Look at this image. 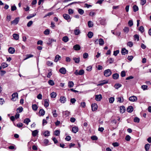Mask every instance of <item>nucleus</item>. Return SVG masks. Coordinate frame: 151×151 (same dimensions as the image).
<instances>
[{
	"label": "nucleus",
	"instance_id": "obj_1",
	"mask_svg": "<svg viewBox=\"0 0 151 151\" xmlns=\"http://www.w3.org/2000/svg\"><path fill=\"white\" fill-rule=\"evenodd\" d=\"M104 76L108 77L109 76L112 74V72L110 69H108L105 70L104 72Z\"/></svg>",
	"mask_w": 151,
	"mask_h": 151
},
{
	"label": "nucleus",
	"instance_id": "obj_2",
	"mask_svg": "<svg viewBox=\"0 0 151 151\" xmlns=\"http://www.w3.org/2000/svg\"><path fill=\"white\" fill-rule=\"evenodd\" d=\"M12 96V100L13 101H15L18 99V94L17 93H14Z\"/></svg>",
	"mask_w": 151,
	"mask_h": 151
},
{
	"label": "nucleus",
	"instance_id": "obj_3",
	"mask_svg": "<svg viewBox=\"0 0 151 151\" xmlns=\"http://www.w3.org/2000/svg\"><path fill=\"white\" fill-rule=\"evenodd\" d=\"M129 100L132 102H135L137 100V97L134 96H133L130 97L129 99Z\"/></svg>",
	"mask_w": 151,
	"mask_h": 151
},
{
	"label": "nucleus",
	"instance_id": "obj_4",
	"mask_svg": "<svg viewBox=\"0 0 151 151\" xmlns=\"http://www.w3.org/2000/svg\"><path fill=\"white\" fill-rule=\"evenodd\" d=\"M19 20V17H17L15 18V19L12 21L11 23L12 24H14V25H16L17 24Z\"/></svg>",
	"mask_w": 151,
	"mask_h": 151
},
{
	"label": "nucleus",
	"instance_id": "obj_5",
	"mask_svg": "<svg viewBox=\"0 0 151 151\" xmlns=\"http://www.w3.org/2000/svg\"><path fill=\"white\" fill-rule=\"evenodd\" d=\"M59 71L61 74H65L66 73V70L65 68L62 67L59 69Z\"/></svg>",
	"mask_w": 151,
	"mask_h": 151
},
{
	"label": "nucleus",
	"instance_id": "obj_6",
	"mask_svg": "<svg viewBox=\"0 0 151 151\" xmlns=\"http://www.w3.org/2000/svg\"><path fill=\"white\" fill-rule=\"evenodd\" d=\"M97 105L96 103H93L91 105V108L92 110L93 111H95L97 110Z\"/></svg>",
	"mask_w": 151,
	"mask_h": 151
},
{
	"label": "nucleus",
	"instance_id": "obj_7",
	"mask_svg": "<svg viewBox=\"0 0 151 151\" xmlns=\"http://www.w3.org/2000/svg\"><path fill=\"white\" fill-rule=\"evenodd\" d=\"M59 101L62 103H64L66 101V98L64 96H61L60 98Z\"/></svg>",
	"mask_w": 151,
	"mask_h": 151
},
{
	"label": "nucleus",
	"instance_id": "obj_8",
	"mask_svg": "<svg viewBox=\"0 0 151 151\" xmlns=\"http://www.w3.org/2000/svg\"><path fill=\"white\" fill-rule=\"evenodd\" d=\"M56 40L53 39H49L47 44L49 45H51L53 42H56Z\"/></svg>",
	"mask_w": 151,
	"mask_h": 151
},
{
	"label": "nucleus",
	"instance_id": "obj_9",
	"mask_svg": "<svg viewBox=\"0 0 151 151\" xmlns=\"http://www.w3.org/2000/svg\"><path fill=\"white\" fill-rule=\"evenodd\" d=\"M8 52L9 53L11 54H13L15 52V50L14 48L11 47L9 48Z\"/></svg>",
	"mask_w": 151,
	"mask_h": 151
},
{
	"label": "nucleus",
	"instance_id": "obj_10",
	"mask_svg": "<svg viewBox=\"0 0 151 151\" xmlns=\"http://www.w3.org/2000/svg\"><path fill=\"white\" fill-rule=\"evenodd\" d=\"M102 98V96L101 94L96 95L95 97V99L97 101H99Z\"/></svg>",
	"mask_w": 151,
	"mask_h": 151
},
{
	"label": "nucleus",
	"instance_id": "obj_11",
	"mask_svg": "<svg viewBox=\"0 0 151 151\" xmlns=\"http://www.w3.org/2000/svg\"><path fill=\"white\" fill-rule=\"evenodd\" d=\"M78 131V129L77 127H74L72 128V132L74 133H76Z\"/></svg>",
	"mask_w": 151,
	"mask_h": 151
},
{
	"label": "nucleus",
	"instance_id": "obj_12",
	"mask_svg": "<svg viewBox=\"0 0 151 151\" xmlns=\"http://www.w3.org/2000/svg\"><path fill=\"white\" fill-rule=\"evenodd\" d=\"M73 48L75 50H78L80 49L81 47L79 45L76 44L73 46Z\"/></svg>",
	"mask_w": 151,
	"mask_h": 151
},
{
	"label": "nucleus",
	"instance_id": "obj_13",
	"mask_svg": "<svg viewBox=\"0 0 151 151\" xmlns=\"http://www.w3.org/2000/svg\"><path fill=\"white\" fill-rule=\"evenodd\" d=\"M127 110V112L131 113L133 111V107L132 106H129L128 107Z\"/></svg>",
	"mask_w": 151,
	"mask_h": 151
},
{
	"label": "nucleus",
	"instance_id": "obj_14",
	"mask_svg": "<svg viewBox=\"0 0 151 151\" xmlns=\"http://www.w3.org/2000/svg\"><path fill=\"white\" fill-rule=\"evenodd\" d=\"M61 58V57L59 55H57L55 57L54 61L57 62L59 60H60Z\"/></svg>",
	"mask_w": 151,
	"mask_h": 151
},
{
	"label": "nucleus",
	"instance_id": "obj_15",
	"mask_svg": "<svg viewBox=\"0 0 151 151\" xmlns=\"http://www.w3.org/2000/svg\"><path fill=\"white\" fill-rule=\"evenodd\" d=\"M63 17L66 20H68L70 18V15L67 14H64L63 15Z\"/></svg>",
	"mask_w": 151,
	"mask_h": 151
},
{
	"label": "nucleus",
	"instance_id": "obj_16",
	"mask_svg": "<svg viewBox=\"0 0 151 151\" xmlns=\"http://www.w3.org/2000/svg\"><path fill=\"white\" fill-rule=\"evenodd\" d=\"M38 131L37 130H35L32 131V135L33 137L36 136L38 134Z\"/></svg>",
	"mask_w": 151,
	"mask_h": 151
},
{
	"label": "nucleus",
	"instance_id": "obj_17",
	"mask_svg": "<svg viewBox=\"0 0 151 151\" xmlns=\"http://www.w3.org/2000/svg\"><path fill=\"white\" fill-rule=\"evenodd\" d=\"M52 114L53 117H56L58 115L56 113V110L55 109H52Z\"/></svg>",
	"mask_w": 151,
	"mask_h": 151
},
{
	"label": "nucleus",
	"instance_id": "obj_18",
	"mask_svg": "<svg viewBox=\"0 0 151 151\" xmlns=\"http://www.w3.org/2000/svg\"><path fill=\"white\" fill-rule=\"evenodd\" d=\"M36 15V13L31 14L29 15L27 17V19H30L31 18L35 16Z\"/></svg>",
	"mask_w": 151,
	"mask_h": 151
},
{
	"label": "nucleus",
	"instance_id": "obj_19",
	"mask_svg": "<svg viewBox=\"0 0 151 151\" xmlns=\"http://www.w3.org/2000/svg\"><path fill=\"white\" fill-rule=\"evenodd\" d=\"M112 77L114 79H117L119 77V75L117 73H115L112 75Z\"/></svg>",
	"mask_w": 151,
	"mask_h": 151
},
{
	"label": "nucleus",
	"instance_id": "obj_20",
	"mask_svg": "<svg viewBox=\"0 0 151 151\" xmlns=\"http://www.w3.org/2000/svg\"><path fill=\"white\" fill-rule=\"evenodd\" d=\"M73 59L76 63H78L80 62V58H79L74 57Z\"/></svg>",
	"mask_w": 151,
	"mask_h": 151
},
{
	"label": "nucleus",
	"instance_id": "obj_21",
	"mask_svg": "<svg viewBox=\"0 0 151 151\" xmlns=\"http://www.w3.org/2000/svg\"><path fill=\"white\" fill-rule=\"evenodd\" d=\"M120 110L121 113H124L125 110V108L124 106H121L120 108Z\"/></svg>",
	"mask_w": 151,
	"mask_h": 151
},
{
	"label": "nucleus",
	"instance_id": "obj_22",
	"mask_svg": "<svg viewBox=\"0 0 151 151\" xmlns=\"http://www.w3.org/2000/svg\"><path fill=\"white\" fill-rule=\"evenodd\" d=\"M13 36L14 39L16 40H17L19 39V35L17 34H14L13 35Z\"/></svg>",
	"mask_w": 151,
	"mask_h": 151
},
{
	"label": "nucleus",
	"instance_id": "obj_23",
	"mask_svg": "<svg viewBox=\"0 0 151 151\" xmlns=\"http://www.w3.org/2000/svg\"><path fill=\"white\" fill-rule=\"evenodd\" d=\"M80 33V30L79 29H76L74 30V34L75 35H78Z\"/></svg>",
	"mask_w": 151,
	"mask_h": 151
},
{
	"label": "nucleus",
	"instance_id": "obj_24",
	"mask_svg": "<svg viewBox=\"0 0 151 151\" xmlns=\"http://www.w3.org/2000/svg\"><path fill=\"white\" fill-rule=\"evenodd\" d=\"M45 112L44 109H41L39 111V113L40 114V116H43L45 114Z\"/></svg>",
	"mask_w": 151,
	"mask_h": 151
},
{
	"label": "nucleus",
	"instance_id": "obj_25",
	"mask_svg": "<svg viewBox=\"0 0 151 151\" xmlns=\"http://www.w3.org/2000/svg\"><path fill=\"white\" fill-rule=\"evenodd\" d=\"M62 40L64 42H66L68 41L69 38L68 37L66 36H64Z\"/></svg>",
	"mask_w": 151,
	"mask_h": 151
},
{
	"label": "nucleus",
	"instance_id": "obj_26",
	"mask_svg": "<svg viewBox=\"0 0 151 151\" xmlns=\"http://www.w3.org/2000/svg\"><path fill=\"white\" fill-rule=\"evenodd\" d=\"M128 50L124 48L122 49L121 51V53L123 55H124L126 54L128 52Z\"/></svg>",
	"mask_w": 151,
	"mask_h": 151
},
{
	"label": "nucleus",
	"instance_id": "obj_27",
	"mask_svg": "<svg viewBox=\"0 0 151 151\" xmlns=\"http://www.w3.org/2000/svg\"><path fill=\"white\" fill-rule=\"evenodd\" d=\"M48 101V100L47 99L44 101V106L45 107H47L49 106Z\"/></svg>",
	"mask_w": 151,
	"mask_h": 151
},
{
	"label": "nucleus",
	"instance_id": "obj_28",
	"mask_svg": "<svg viewBox=\"0 0 151 151\" xmlns=\"http://www.w3.org/2000/svg\"><path fill=\"white\" fill-rule=\"evenodd\" d=\"M108 82L107 81H106L105 80L103 81H102V82L100 83L99 84H98L97 86H102L104 85V84L107 83Z\"/></svg>",
	"mask_w": 151,
	"mask_h": 151
},
{
	"label": "nucleus",
	"instance_id": "obj_29",
	"mask_svg": "<svg viewBox=\"0 0 151 151\" xmlns=\"http://www.w3.org/2000/svg\"><path fill=\"white\" fill-rule=\"evenodd\" d=\"M99 44L100 45H102L104 44V41L102 39L100 38L99 40Z\"/></svg>",
	"mask_w": 151,
	"mask_h": 151
},
{
	"label": "nucleus",
	"instance_id": "obj_30",
	"mask_svg": "<svg viewBox=\"0 0 151 151\" xmlns=\"http://www.w3.org/2000/svg\"><path fill=\"white\" fill-rule=\"evenodd\" d=\"M150 145L149 144H147L145 145V148L146 151H148L150 149Z\"/></svg>",
	"mask_w": 151,
	"mask_h": 151
},
{
	"label": "nucleus",
	"instance_id": "obj_31",
	"mask_svg": "<svg viewBox=\"0 0 151 151\" xmlns=\"http://www.w3.org/2000/svg\"><path fill=\"white\" fill-rule=\"evenodd\" d=\"M114 60V58H109L108 59L107 61L109 62V64H111L113 63Z\"/></svg>",
	"mask_w": 151,
	"mask_h": 151
},
{
	"label": "nucleus",
	"instance_id": "obj_32",
	"mask_svg": "<svg viewBox=\"0 0 151 151\" xmlns=\"http://www.w3.org/2000/svg\"><path fill=\"white\" fill-rule=\"evenodd\" d=\"M74 85V83L73 81H69L68 83V87L70 88L72 87Z\"/></svg>",
	"mask_w": 151,
	"mask_h": 151
},
{
	"label": "nucleus",
	"instance_id": "obj_33",
	"mask_svg": "<svg viewBox=\"0 0 151 151\" xmlns=\"http://www.w3.org/2000/svg\"><path fill=\"white\" fill-rule=\"evenodd\" d=\"M32 108L33 110L36 111L37 109L38 106L36 104H34L32 105Z\"/></svg>",
	"mask_w": 151,
	"mask_h": 151
},
{
	"label": "nucleus",
	"instance_id": "obj_34",
	"mask_svg": "<svg viewBox=\"0 0 151 151\" xmlns=\"http://www.w3.org/2000/svg\"><path fill=\"white\" fill-rule=\"evenodd\" d=\"M30 121V120L29 118H27L24 119V122L27 125H28Z\"/></svg>",
	"mask_w": 151,
	"mask_h": 151
},
{
	"label": "nucleus",
	"instance_id": "obj_35",
	"mask_svg": "<svg viewBox=\"0 0 151 151\" xmlns=\"http://www.w3.org/2000/svg\"><path fill=\"white\" fill-rule=\"evenodd\" d=\"M122 86L121 84L119 83H117L115 85L114 87L116 89H118L119 88L121 87Z\"/></svg>",
	"mask_w": 151,
	"mask_h": 151
},
{
	"label": "nucleus",
	"instance_id": "obj_36",
	"mask_svg": "<svg viewBox=\"0 0 151 151\" xmlns=\"http://www.w3.org/2000/svg\"><path fill=\"white\" fill-rule=\"evenodd\" d=\"M87 36L89 38H91L93 36V33L92 32H89L87 34Z\"/></svg>",
	"mask_w": 151,
	"mask_h": 151
},
{
	"label": "nucleus",
	"instance_id": "obj_37",
	"mask_svg": "<svg viewBox=\"0 0 151 151\" xmlns=\"http://www.w3.org/2000/svg\"><path fill=\"white\" fill-rule=\"evenodd\" d=\"M133 11L134 12H136L137 11H138L139 9L138 6L135 5L133 6Z\"/></svg>",
	"mask_w": 151,
	"mask_h": 151
},
{
	"label": "nucleus",
	"instance_id": "obj_38",
	"mask_svg": "<svg viewBox=\"0 0 151 151\" xmlns=\"http://www.w3.org/2000/svg\"><path fill=\"white\" fill-rule=\"evenodd\" d=\"M101 25H105L106 24V20L104 19H102L100 21Z\"/></svg>",
	"mask_w": 151,
	"mask_h": 151
},
{
	"label": "nucleus",
	"instance_id": "obj_39",
	"mask_svg": "<svg viewBox=\"0 0 151 151\" xmlns=\"http://www.w3.org/2000/svg\"><path fill=\"white\" fill-rule=\"evenodd\" d=\"M57 94L55 92H52L50 94L51 97L52 98H55Z\"/></svg>",
	"mask_w": 151,
	"mask_h": 151
},
{
	"label": "nucleus",
	"instance_id": "obj_40",
	"mask_svg": "<svg viewBox=\"0 0 151 151\" xmlns=\"http://www.w3.org/2000/svg\"><path fill=\"white\" fill-rule=\"evenodd\" d=\"M48 84L51 86H53L54 85L55 83L54 81L52 80H49L48 81Z\"/></svg>",
	"mask_w": 151,
	"mask_h": 151
},
{
	"label": "nucleus",
	"instance_id": "obj_41",
	"mask_svg": "<svg viewBox=\"0 0 151 151\" xmlns=\"http://www.w3.org/2000/svg\"><path fill=\"white\" fill-rule=\"evenodd\" d=\"M8 65L5 63H3L1 64V67L2 68H4L7 67H8Z\"/></svg>",
	"mask_w": 151,
	"mask_h": 151
},
{
	"label": "nucleus",
	"instance_id": "obj_42",
	"mask_svg": "<svg viewBox=\"0 0 151 151\" xmlns=\"http://www.w3.org/2000/svg\"><path fill=\"white\" fill-rule=\"evenodd\" d=\"M88 25L89 27H92L93 26V22L91 21H89L88 22Z\"/></svg>",
	"mask_w": 151,
	"mask_h": 151
},
{
	"label": "nucleus",
	"instance_id": "obj_43",
	"mask_svg": "<svg viewBox=\"0 0 151 151\" xmlns=\"http://www.w3.org/2000/svg\"><path fill=\"white\" fill-rule=\"evenodd\" d=\"M124 101V99L123 97H120L118 98V101L119 103L123 102Z\"/></svg>",
	"mask_w": 151,
	"mask_h": 151
},
{
	"label": "nucleus",
	"instance_id": "obj_44",
	"mask_svg": "<svg viewBox=\"0 0 151 151\" xmlns=\"http://www.w3.org/2000/svg\"><path fill=\"white\" fill-rule=\"evenodd\" d=\"M43 134L45 137L48 136L50 135V132L48 131H46Z\"/></svg>",
	"mask_w": 151,
	"mask_h": 151
},
{
	"label": "nucleus",
	"instance_id": "obj_45",
	"mask_svg": "<svg viewBox=\"0 0 151 151\" xmlns=\"http://www.w3.org/2000/svg\"><path fill=\"white\" fill-rule=\"evenodd\" d=\"M129 30V28L128 27H125L123 29V31L124 32L126 33H127Z\"/></svg>",
	"mask_w": 151,
	"mask_h": 151
},
{
	"label": "nucleus",
	"instance_id": "obj_46",
	"mask_svg": "<svg viewBox=\"0 0 151 151\" xmlns=\"http://www.w3.org/2000/svg\"><path fill=\"white\" fill-rule=\"evenodd\" d=\"M114 101V98L113 97H111L109 99V102L110 103H112Z\"/></svg>",
	"mask_w": 151,
	"mask_h": 151
},
{
	"label": "nucleus",
	"instance_id": "obj_47",
	"mask_svg": "<svg viewBox=\"0 0 151 151\" xmlns=\"http://www.w3.org/2000/svg\"><path fill=\"white\" fill-rule=\"evenodd\" d=\"M26 58L24 59V60H27L29 58L32 57L33 55L32 54H28L26 55Z\"/></svg>",
	"mask_w": 151,
	"mask_h": 151
},
{
	"label": "nucleus",
	"instance_id": "obj_48",
	"mask_svg": "<svg viewBox=\"0 0 151 151\" xmlns=\"http://www.w3.org/2000/svg\"><path fill=\"white\" fill-rule=\"evenodd\" d=\"M78 12L80 14L82 15L84 13V11L81 9H79L78 10Z\"/></svg>",
	"mask_w": 151,
	"mask_h": 151
},
{
	"label": "nucleus",
	"instance_id": "obj_49",
	"mask_svg": "<svg viewBox=\"0 0 151 151\" xmlns=\"http://www.w3.org/2000/svg\"><path fill=\"white\" fill-rule=\"evenodd\" d=\"M60 134V131L59 130H56L54 132V134L56 136H58Z\"/></svg>",
	"mask_w": 151,
	"mask_h": 151
},
{
	"label": "nucleus",
	"instance_id": "obj_50",
	"mask_svg": "<svg viewBox=\"0 0 151 151\" xmlns=\"http://www.w3.org/2000/svg\"><path fill=\"white\" fill-rule=\"evenodd\" d=\"M126 76V72L125 71H122L121 72V76L123 77H124Z\"/></svg>",
	"mask_w": 151,
	"mask_h": 151
},
{
	"label": "nucleus",
	"instance_id": "obj_51",
	"mask_svg": "<svg viewBox=\"0 0 151 151\" xmlns=\"http://www.w3.org/2000/svg\"><path fill=\"white\" fill-rule=\"evenodd\" d=\"M148 86L147 85H142L141 86V88L143 89V90H145L147 89Z\"/></svg>",
	"mask_w": 151,
	"mask_h": 151
},
{
	"label": "nucleus",
	"instance_id": "obj_52",
	"mask_svg": "<svg viewBox=\"0 0 151 151\" xmlns=\"http://www.w3.org/2000/svg\"><path fill=\"white\" fill-rule=\"evenodd\" d=\"M23 109L22 107H19L17 109V110L18 112L21 113L23 111Z\"/></svg>",
	"mask_w": 151,
	"mask_h": 151
},
{
	"label": "nucleus",
	"instance_id": "obj_53",
	"mask_svg": "<svg viewBox=\"0 0 151 151\" xmlns=\"http://www.w3.org/2000/svg\"><path fill=\"white\" fill-rule=\"evenodd\" d=\"M134 121L135 122L139 123V119L137 117H135L134 119Z\"/></svg>",
	"mask_w": 151,
	"mask_h": 151
},
{
	"label": "nucleus",
	"instance_id": "obj_54",
	"mask_svg": "<svg viewBox=\"0 0 151 151\" xmlns=\"http://www.w3.org/2000/svg\"><path fill=\"white\" fill-rule=\"evenodd\" d=\"M131 137L129 135H127L125 138V140L128 141H129L131 139Z\"/></svg>",
	"mask_w": 151,
	"mask_h": 151
},
{
	"label": "nucleus",
	"instance_id": "obj_55",
	"mask_svg": "<svg viewBox=\"0 0 151 151\" xmlns=\"http://www.w3.org/2000/svg\"><path fill=\"white\" fill-rule=\"evenodd\" d=\"M84 73V71L83 70H81L79 71L78 75H82Z\"/></svg>",
	"mask_w": 151,
	"mask_h": 151
},
{
	"label": "nucleus",
	"instance_id": "obj_56",
	"mask_svg": "<svg viewBox=\"0 0 151 151\" xmlns=\"http://www.w3.org/2000/svg\"><path fill=\"white\" fill-rule=\"evenodd\" d=\"M80 106L81 107L84 108L86 106V103L84 102H81L80 104Z\"/></svg>",
	"mask_w": 151,
	"mask_h": 151
},
{
	"label": "nucleus",
	"instance_id": "obj_57",
	"mask_svg": "<svg viewBox=\"0 0 151 151\" xmlns=\"http://www.w3.org/2000/svg\"><path fill=\"white\" fill-rule=\"evenodd\" d=\"M139 30L141 31L142 33L144 32V28L142 26H140L139 28Z\"/></svg>",
	"mask_w": 151,
	"mask_h": 151
},
{
	"label": "nucleus",
	"instance_id": "obj_58",
	"mask_svg": "<svg viewBox=\"0 0 151 151\" xmlns=\"http://www.w3.org/2000/svg\"><path fill=\"white\" fill-rule=\"evenodd\" d=\"M49 142L48 140L47 139H45L44 140V143L45 145H47Z\"/></svg>",
	"mask_w": 151,
	"mask_h": 151
},
{
	"label": "nucleus",
	"instance_id": "obj_59",
	"mask_svg": "<svg viewBox=\"0 0 151 151\" xmlns=\"http://www.w3.org/2000/svg\"><path fill=\"white\" fill-rule=\"evenodd\" d=\"M88 54L87 53H85L83 54V57L84 58H87L88 57Z\"/></svg>",
	"mask_w": 151,
	"mask_h": 151
},
{
	"label": "nucleus",
	"instance_id": "obj_60",
	"mask_svg": "<svg viewBox=\"0 0 151 151\" xmlns=\"http://www.w3.org/2000/svg\"><path fill=\"white\" fill-rule=\"evenodd\" d=\"M50 31L48 29H46L44 32V33L45 35H47L49 34Z\"/></svg>",
	"mask_w": 151,
	"mask_h": 151
},
{
	"label": "nucleus",
	"instance_id": "obj_61",
	"mask_svg": "<svg viewBox=\"0 0 151 151\" xmlns=\"http://www.w3.org/2000/svg\"><path fill=\"white\" fill-rule=\"evenodd\" d=\"M127 45L130 47H132L133 45V44L132 42L130 41L127 43Z\"/></svg>",
	"mask_w": 151,
	"mask_h": 151
},
{
	"label": "nucleus",
	"instance_id": "obj_62",
	"mask_svg": "<svg viewBox=\"0 0 151 151\" xmlns=\"http://www.w3.org/2000/svg\"><path fill=\"white\" fill-rule=\"evenodd\" d=\"M146 3V0H140V4L142 6L144 5Z\"/></svg>",
	"mask_w": 151,
	"mask_h": 151
},
{
	"label": "nucleus",
	"instance_id": "obj_63",
	"mask_svg": "<svg viewBox=\"0 0 151 151\" xmlns=\"http://www.w3.org/2000/svg\"><path fill=\"white\" fill-rule=\"evenodd\" d=\"M128 24L130 27H132L133 25V22L132 20H129L128 22Z\"/></svg>",
	"mask_w": 151,
	"mask_h": 151
},
{
	"label": "nucleus",
	"instance_id": "obj_64",
	"mask_svg": "<svg viewBox=\"0 0 151 151\" xmlns=\"http://www.w3.org/2000/svg\"><path fill=\"white\" fill-rule=\"evenodd\" d=\"M68 14H72L73 13V10L71 9H69L68 10Z\"/></svg>",
	"mask_w": 151,
	"mask_h": 151
}]
</instances>
